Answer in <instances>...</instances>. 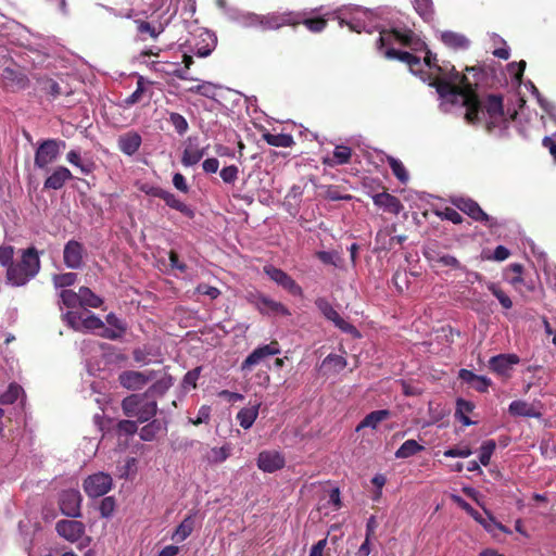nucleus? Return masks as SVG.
Returning a JSON list of instances; mask_svg holds the SVG:
<instances>
[{
    "label": "nucleus",
    "instance_id": "nucleus-23",
    "mask_svg": "<svg viewBox=\"0 0 556 556\" xmlns=\"http://www.w3.org/2000/svg\"><path fill=\"white\" fill-rule=\"evenodd\" d=\"M520 358L516 354H500L490 358V368L501 375L508 376L514 365H517Z\"/></svg>",
    "mask_w": 556,
    "mask_h": 556
},
{
    "label": "nucleus",
    "instance_id": "nucleus-46",
    "mask_svg": "<svg viewBox=\"0 0 556 556\" xmlns=\"http://www.w3.org/2000/svg\"><path fill=\"white\" fill-rule=\"evenodd\" d=\"M211 42H207L205 45H201V42H194L192 43L191 41H189V46H194V50H190V52H192L193 54L200 56V58H205L207 56L212 50L215 48V45H216V37H208Z\"/></svg>",
    "mask_w": 556,
    "mask_h": 556
},
{
    "label": "nucleus",
    "instance_id": "nucleus-45",
    "mask_svg": "<svg viewBox=\"0 0 556 556\" xmlns=\"http://www.w3.org/2000/svg\"><path fill=\"white\" fill-rule=\"evenodd\" d=\"M86 316V312L78 313V312H67L64 315V319L68 324L71 328H73L76 331H84V318Z\"/></svg>",
    "mask_w": 556,
    "mask_h": 556
},
{
    "label": "nucleus",
    "instance_id": "nucleus-60",
    "mask_svg": "<svg viewBox=\"0 0 556 556\" xmlns=\"http://www.w3.org/2000/svg\"><path fill=\"white\" fill-rule=\"evenodd\" d=\"M443 43L450 48H467L469 40L466 37H441Z\"/></svg>",
    "mask_w": 556,
    "mask_h": 556
},
{
    "label": "nucleus",
    "instance_id": "nucleus-34",
    "mask_svg": "<svg viewBox=\"0 0 556 556\" xmlns=\"http://www.w3.org/2000/svg\"><path fill=\"white\" fill-rule=\"evenodd\" d=\"M352 151L346 146H337L332 157H325L324 164L329 166L342 165L350 162Z\"/></svg>",
    "mask_w": 556,
    "mask_h": 556
},
{
    "label": "nucleus",
    "instance_id": "nucleus-51",
    "mask_svg": "<svg viewBox=\"0 0 556 556\" xmlns=\"http://www.w3.org/2000/svg\"><path fill=\"white\" fill-rule=\"evenodd\" d=\"M488 289L492 292V294L498 300V302L501 303V305L506 308V309H509L511 308L513 306V301L510 300V298L505 294L495 283H489L488 285Z\"/></svg>",
    "mask_w": 556,
    "mask_h": 556
},
{
    "label": "nucleus",
    "instance_id": "nucleus-30",
    "mask_svg": "<svg viewBox=\"0 0 556 556\" xmlns=\"http://www.w3.org/2000/svg\"><path fill=\"white\" fill-rule=\"evenodd\" d=\"M260 406L261 404L256 403L254 405L243 407L239 410L237 414V419L243 429H250L253 426L255 419L258 416Z\"/></svg>",
    "mask_w": 556,
    "mask_h": 556
},
{
    "label": "nucleus",
    "instance_id": "nucleus-18",
    "mask_svg": "<svg viewBox=\"0 0 556 556\" xmlns=\"http://www.w3.org/2000/svg\"><path fill=\"white\" fill-rule=\"evenodd\" d=\"M85 249L81 243L70 240L63 251L64 264L72 269H78L84 263Z\"/></svg>",
    "mask_w": 556,
    "mask_h": 556
},
{
    "label": "nucleus",
    "instance_id": "nucleus-14",
    "mask_svg": "<svg viewBox=\"0 0 556 556\" xmlns=\"http://www.w3.org/2000/svg\"><path fill=\"white\" fill-rule=\"evenodd\" d=\"M81 495L78 490H65L60 495L61 511L68 517L80 516Z\"/></svg>",
    "mask_w": 556,
    "mask_h": 556
},
{
    "label": "nucleus",
    "instance_id": "nucleus-64",
    "mask_svg": "<svg viewBox=\"0 0 556 556\" xmlns=\"http://www.w3.org/2000/svg\"><path fill=\"white\" fill-rule=\"evenodd\" d=\"M317 257L325 264H331L333 266H338V262L340 260L339 255L334 252L328 251H319L317 253Z\"/></svg>",
    "mask_w": 556,
    "mask_h": 556
},
{
    "label": "nucleus",
    "instance_id": "nucleus-37",
    "mask_svg": "<svg viewBox=\"0 0 556 556\" xmlns=\"http://www.w3.org/2000/svg\"><path fill=\"white\" fill-rule=\"evenodd\" d=\"M263 139L269 146L279 147V148H289L294 143L292 136L288 135V134L266 132L263 135Z\"/></svg>",
    "mask_w": 556,
    "mask_h": 556
},
{
    "label": "nucleus",
    "instance_id": "nucleus-44",
    "mask_svg": "<svg viewBox=\"0 0 556 556\" xmlns=\"http://www.w3.org/2000/svg\"><path fill=\"white\" fill-rule=\"evenodd\" d=\"M496 448V444L493 440L484 441L479 451V462L483 466L490 464L491 457Z\"/></svg>",
    "mask_w": 556,
    "mask_h": 556
},
{
    "label": "nucleus",
    "instance_id": "nucleus-36",
    "mask_svg": "<svg viewBox=\"0 0 556 556\" xmlns=\"http://www.w3.org/2000/svg\"><path fill=\"white\" fill-rule=\"evenodd\" d=\"M78 293H79V305L80 306H89L92 308H98L103 303L102 299L100 296H98L96 293H93L87 287H80Z\"/></svg>",
    "mask_w": 556,
    "mask_h": 556
},
{
    "label": "nucleus",
    "instance_id": "nucleus-63",
    "mask_svg": "<svg viewBox=\"0 0 556 556\" xmlns=\"http://www.w3.org/2000/svg\"><path fill=\"white\" fill-rule=\"evenodd\" d=\"M14 250L10 245L0 247V265L10 266L12 264Z\"/></svg>",
    "mask_w": 556,
    "mask_h": 556
},
{
    "label": "nucleus",
    "instance_id": "nucleus-49",
    "mask_svg": "<svg viewBox=\"0 0 556 556\" xmlns=\"http://www.w3.org/2000/svg\"><path fill=\"white\" fill-rule=\"evenodd\" d=\"M84 331L85 330H101L103 331L104 323L91 312H86L84 318Z\"/></svg>",
    "mask_w": 556,
    "mask_h": 556
},
{
    "label": "nucleus",
    "instance_id": "nucleus-31",
    "mask_svg": "<svg viewBox=\"0 0 556 556\" xmlns=\"http://www.w3.org/2000/svg\"><path fill=\"white\" fill-rule=\"evenodd\" d=\"M508 412L511 416L520 417H538L540 415L532 404L521 400L513 401L509 404Z\"/></svg>",
    "mask_w": 556,
    "mask_h": 556
},
{
    "label": "nucleus",
    "instance_id": "nucleus-19",
    "mask_svg": "<svg viewBox=\"0 0 556 556\" xmlns=\"http://www.w3.org/2000/svg\"><path fill=\"white\" fill-rule=\"evenodd\" d=\"M252 303L255 307L266 315H290L289 309L280 302H277L264 294L253 296Z\"/></svg>",
    "mask_w": 556,
    "mask_h": 556
},
{
    "label": "nucleus",
    "instance_id": "nucleus-12",
    "mask_svg": "<svg viewBox=\"0 0 556 556\" xmlns=\"http://www.w3.org/2000/svg\"><path fill=\"white\" fill-rule=\"evenodd\" d=\"M146 193L162 199L167 206L180 212L181 214L189 218L194 217V211L189 205L179 200L174 193L165 189H162L160 187H152L149 190H147Z\"/></svg>",
    "mask_w": 556,
    "mask_h": 556
},
{
    "label": "nucleus",
    "instance_id": "nucleus-59",
    "mask_svg": "<svg viewBox=\"0 0 556 556\" xmlns=\"http://www.w3.org/2000/svg\"><path fill=\"white\" fill-rule=\"evenodd\" d=\"M210 416H211V407L207 405H202L198 410L197 417L190 418L189 422H191L192 425H195V426L201 425V424H206L210 420Z\"/></svg>",
    "mask_w": 556,
    "mask_h": 556
},
{
    "label": "nucleus",
    "instance_id": "nucleus-35",
    "mask_svg": "<svg viewBox=\"0 0 556 556\" xmlns=\"http://www.w3.org/2000/svg\"><path fill=\"white\" fill-rule=\"evenodd\" d=\"M462 509H464L468 515H470L477 522H479L486 531H492V526L498 528L500 530H504V528L496 523L493 517H489V520L484 519L479 511H477L469 503H464Z\"/></svg>",
    "mask_w": 556,
    "mask_h": 556
},
{
    "label": "nucleus",
    "instance_id": "nucleus-43",
    "mask_svg": "<svg viewBox=\"0 0 556 556\" xmlns=\"http://www.w3.org/2000/svg\"><path fill=\"white\" fill-rule=\"evenodd\" d=\"M387 160H388V163H389L394 176L402 184H406L409 179V176H408V173H407L405 166L403 165V163L393 156H387Z\"/></svg>",
    "mask_w": 556,
    "mask_h": 556
},
{
    "label": "nucleus",
    "instance_id": "nucleus-38",
    "mask_svg": "<svg viewBox=\"0 0 556 556\" xmlns=\"http://www.w3.org/2000/svg\"><path fill=\"white\" fill-rule=\"evenodd\" d=\"M66 160L70 164L78 167L79 170L81 172V174H84V175H89L92 172V168H93L92 163L85 162L81 159L79 150H71L66 154Z\"/></svg>",
    "mask_w": 556,
    "mask_h": 556
},
{
    "label": "nucleus",
    "instance_id": "nucleus-61",
    "mask_svg": "<svg viewBox=\"0 0 556 556\" xmlns=\"http://www.w3.org/2000/svg\"><path fill=\"white\" fill-rule=\"evenodd\" d=\"M137 29L149 35H160L164 30L162 25L155 26L153 22H140Z\"/></svg>",
    "mask_w": 556,
    "mask_h": 556
},
{
    "label": "nucleus",
    "instance_id": "nucleus-54",
    "mask_svg": "<svg viewBox=\"0 0 556 556\" xmlns=\"http://www.w3.org/2000/svg\"><path fill=\"white\" fill-rule=\"evenodd\" d=\"M62 303L67 307H76L79 305V293L72 290L64 289L60 293Z\"/></svg>",
    "mask_w": 556,
    "mask_h": 556
},
{
    "label": "nucleus",
    "instance_id": "nucleus-22",
    "mask_svg": "<svg viewBox=\"0 0 556 556\" xmlns=\"http://www.w3.org/2000/svg\"><path fill=\"white\" fill-rule=\"evenodd\" d=\"M151 84V81H148L142 76H139L136 90L123 100L122 105L124 108H130L139 102H142L143 100L150 101L152 97V91L150 89Z\"/></svg>",
    "mask_w": 556,
    "mask_h": 556
},
{
    "label": "nucleus",
    "instance_id": "nucleus-41",
    "mask_svg": "<svg viewBox=\"0 0 556 556\" xmlns=\"http://www.w3.org/2000/svg\"><path fill=\"white\" fill-rule=\"evenodd\" d=\"M164 430L165 428L161 421L152 420L141 428L139 435L143 441H152L160 432Z\"/></svg>",
    "mask_w": 556,
    "mask_h": 556
},
{
    "label": "nucleus",
    "instance_id": "nucleus-57",
    "mask_svg": "<svg viewBox=\"0 0 556 556\" xmlns=\"http://www.w3.org/2000/svg\"><path fill=\"white\" fill-rule=\"evenodd\" d=\"M472 454L470 447H468L467 445H463V446H455V447H451V448H447L444 451V456L445 457H460V458H466V457H469L470 455Z\"/></svg>",
    "mask_w": 556,
    "mask_h": 556
},
{
    "label": "nucleus",
    "instance_id": "nucleus-5",
    "mask_svg": "<svg viewBox=\"0 0 556 556\" xmlns=\"http://www.w3.org/2000/svg\"><path fill=\"white\" fill-rule=\"evenodd\" d=\"M122 408L126 416L135 417L143 422L151 419L157 409L156 402L143 394H131L122 402Z\"/></svg>",
    "mask_w": 556,
    "mask_h": 556
},
{
    "label": "nucleus",
    "instance_id": "nucleus-25",
    "mask_svg": "<svg viewBox=\"0 0 556 556\" xmlns=\"http://www.w3.org/2000/svg\"><path fill=\"white\" fill-rule=\"evenodd\" d=\"M73 178L72 173L65 166H58L51 173L50 176L45 180L43 187L45 189L59 190L61 189L66 181Z\"/></svg>",
    "mask_w": 556,
    "mask_h": 556
},
{
    "label": "nucleus",
    "instance_id": "nucleus-4",
    "mask_svg": "<svg viewBox=\"0 0 556 556\" xmlns=\"http://www.w3.org/2000/svg\"><path fill=\"white\" fill-rule=\"evenodd\" d=\"M39 269L38 253L34 248H28L23 252L20 262L10 264L7 270V279L12 286H24L38 274Z\"/></svg>",
    "mask_w": 556,
    "mask_h": 556
},
{
    "label": "nucleus",
    "instance_id": "nucleus-28",
    "mask_svg": "<svg viewBox=\"0 0 556 556\" xmlns=\"http://www.w3.org/2000/svg\"><path fill=\"white\" fill-rule=\"evenodd\" d=\"M231 454V446L225 444L220 447L207 448L203 455L204 462L208 465H217L224 463Z\"/></svg>",
    "mask_w": 556,
    "mask_h": 556
},
{
    "label": "nucleus",
    "instance_id": "nucleus-16",
    "mask_svg": "<svg viewBox=\"0 0 556 556\" xmlns=\"http://www.w3.org/2000/svg\"><path fill=\"white\" fill-rule=\"evenodd\" d=\"M2 81L7 89L17 91L25 89L28 86V78L23 71L14 65L8 66L2 72Z\"/></svg>",
    "mask_w": 556,
    "mask_h": 556
},
{
    "label": "nucleus",
    "instance_id": "nucleus-13",
    "mask_svg": "<svg viewBox=\"0 0 556 556\" xmlns=\"http://www.w3.org/2000/svg\"><path fill=\"white\" fill-rule=\"evenodd\" d=\"M206 154V148L201 147L198 137H189L185 141V148L181 155V164L185 167H191L198 164Z\"/></svg>",
    "mask_w": 556,
    "mask_h": 556
},
{
    "label": "nucleus",
    "instance_id": "nucleus-50",
    "mask_svg": "<svg viewBox=\"0 0 556 556\" xmlns=\"http://www.w3.org/2000/svg\"><path fill=\"white\" fill-rule=\"evenodd\" d=\"M151 356H154V354L148 346L135 349L132 352V357L135 362L143 365H148L153 362Z\"/></svg>",
    "mask_w": 556,
    "mask_h": 556
},
{
    "label": "nucleus",
    "instance_id": "nucleus-17",
    "mask_svg": "<svg viewBox=\"0 0 556 556\" xmlns=\"http://www.w3.org/2000/svg\"><path fill=\"white\" fill-rule=\"evenodd\" d=\"M285 464V456L278 451H262L257 456V467L264 472H275Z\"/></svg>",
    "mask_w": 556,
    "mask_h": 556
},
{
    "label": "nucleus",
    "instance_id": "nucleus-52",
    "mask_svg": "<svg viewBox=\"0 0 556 556\" xmlns=\"http://www.w3.org/2000/svg\"><path fill=\"white\" fill-rule=\"evenodd\" d=\"M77 275L75 273H65L55 275L53 277V282L55 288H66L73 286L76 281Z\"/></svg>",
    "mask_w": 556,
    "mask_h": 556
},
{
    "label": "nucleus",
    "instance_id": "nucleus-27",
    "mask_svg": "<svg viewBox=\"0 0 556 556\" xmlns=\"http://www.w3.org/2000/svg\"><path fill=\"white\" fill-rule=\"evenodd\" d=\"M391 416L390 410L379 409L374 410L365 416V418L356 426V431H361L364 428L377 429L379 424L388 419Z\"/></svg>",
    "mask_w": 556,
    "mask_h": 556
},
{
    "label": "nucleus",
    "instance_id": "nucleus-24",
    "mask_svg": "<svg viewBox=\"0 0 556 556\" xmlns=\"http://www.w3.org/2000/svg\"><path fill=\"white\" fill-rule=\"evenodd\" d=\"M141 143L142 138L135 130L127 131L117 139L118 149L128 156L134 155L139 150Z\"/></svg>",
    "mask_w": 556,
    "mask_h": 556
},
{
    "label": "nucleus",
    "instance_id": "nucleus-32",
    "mask_svg": "<svg viewBox=\"0 0 556 556\" xmlns=\"http://www.w3.org/2000/svg\"><path fill=\"white\" fill-rule=\"evenodd\" d=\"M194 529L193 516H187L175 529L172 534V540L179 543L188 539Z\"/></svg>",
    "mask_w": 556,
    "mask_h": 556
},
{
    "label": "nucleus",
    "instance_id": "nucleus-53",
    "mask_svg": "<svg viewBox=\"0 0 556 556\" xmlns=\"http://www.w3.org/2000/svg\"><path fill=\"white\" fill-rule=\"evenodd\" d=\"M527 88L531 91V93L533 96H535L536 100H538V103L540 104V106L546 112V113H552V110L554 109L553 104L549 103L547 100H545L539 92L538 88L534 86V84L532 81H528L526 84Z\"/></svg>",
    "mask_w": 556,
    "mask_h": 556
},
{
    "label": "nucleus",
    "instance_id": "nucleus-47",
    "mask_svg": "<svg viewBox=\"0 0 556 556\" xmlns=\"http://www.w3.org/2000/svg\"><path fill=\"white\" fill-rule=\"evenodd\" d=\"M416 12L425 20L429 21L432 17L433 8L432 0H414Z\"/></svg>",
    "mask_w": 556,
    "mask_h": 556
},
{
    "label": "nucleus",
    "instance_id": "nucleus-48",
    "mask_svg": "<svg viewBox=\"0 0 556 556\" xmlns=\"http://www.w3.org/2000/svg\"><path fill=\"white\" fill-rule=\"evenodd\" d=\"M168 121L179 135H184L187 132L189 125L187 119L181 114L172 112L169 114Z\"/></svg>",
    "mask_w": 556,
    "mask_h": 556
},
{
    "label": "nucleus",
    "instance_id": "nucleus-29",
    "mask_svg": "<svg viewBox=\"0 0 556 556\" xmlns=\"http://www.w3.org/2000/svg\"><path fill=\"white\" fill-rule=\"evenodd\" d=\"M346 365L348 362L343 356L329 354L323 361L321 369L325 370V374H339L346 367Z\"/></svg>",
    "mask_w": 556,
    "mask_h": 556
},
{
    "label": "nucleus",
    "instance_id": "nucleus-55",
    "mask_svg": "<svg viewBox=\"0 0 556 556\" xmlns=\"http://www.w3.org/2000/svg\"><path fill=\"white\" fill-rule=\"evenodd\" d=\"M219 175L225 184H233L238 179L239 168L236 165H229L224 167Z\"/></svg>",
    "mask_w": 556,
    "mask_h": 556
},
{
    "label": "nucleus",
    "instance_id": "nucleus-8",
    "mask_svg": "<svg viewBox=\"0 0 556 556\" xmlns=\"http://www.w3.org/2000/svg\"><path fill=\"white\" fill-rule=\"evenodd\" d=\"M112 485V477L102 471L87 477L84 481V490L90 497H99L106 494Z\"/></svg>",
    "mask_w": 556,
    "mask_h": 556
},
{
    "label": "nucleus",
    "instance_id": "nucleus-6",
    "mask_svg": "<svg viewBox=\"0 0 556 556\" xmlns=\"http://www.w3.org/2000/svg\"><path fill=\"white\" fill-rule=\"evenodd\" d=\"M66 147L65 141L59 139L43 140L37 148L35 153V166L38 168H47V166L55 162L62 150Z\"/></svg>",
    "mask_w": 556,
    "mask_h": 556
},
{
    "label": "nucleus",
    "instance_id": "nucleus-1",
    "mask_svg": "<svg viewBox=\"0 0 556 556\" xmlns=\"http://www.w3.org/2000/svg\"><path fill=\"white\" fill-rule=\"evenodd\" d=\"M377 49L387 59L406 63L412 74L434 86L444 112L457 105L466 109L465 117L469 123L479 121L480 113L486 114L492 124H498L503 119L502 98L489 96L484 108L481 109L478 96L467 77L450 63L439 65L437 55L426 49L420 37H379Z\"/></svg>",
    "mask_w": 556,
    "mask_h": 556
},
{
    "label": "nucleus",
    "instance_id": "nucleus-39",
    "mask_svg": "<svg viewBox=\"0 0 556 556\" xmlns=\"http://www.w3.org/2000/svg\"><path fill=\"white\" fill-rule=\"evenodd\" d=\"M424 450L417 441L410 439L406 440L395 452L396 458H408Z\"/></svg>",
    "mask_w": 556,
    "mask_h": 556
},
{
    "label": "nucleus",
    "instance_id": "nucleus-15",
    "mask_svg": "<svg viewBox=\"0 0 556 556\" xmlns=\"http://www.w3.org/2000/svg\"><path fill=\"white\" fill-rule=\"evenodd\" d=\"M281 350L277 341L256 348L241 365L242 370L250 369L252 366L260 364L264 358L280 354Z\"/></svg>",
    "mask_w": 556,
    "mask_h": 556
},
{
    "label": "nucleus",
    "instance_id": "nucleus-11",
    "mask_svg": "<svg viewBox=\"0 0 556 556\" xmlns=\"http://www.w3.org/2000/svg\"><path fill=\"white\" fill-rule=\"evenodd\" d=\"M154 378L155 372L153 370H126L119 374L118 381L125 389L136 391L142 389L149 381L153 380Z\"/></svg>",
    "mask_w": 556,
    "mask_h": 556
},
{
    "label": "nucleus",
    "instance_id": "nucleus-3",
    "mask_svg": "<svg viewBox=\"0 0 556 556\" xmlns=\"http://www.w3.org/2000/svg\"><path fill=\"white\" fill-rule=\"evenodd\" d=\"M230 18L244 27H255L260 30H276L285 25L295 26L304 24L309 31L319 33L324 30L326 21L320 16L306 17L294 12H273L266 15H258L252 12L231 10Z\"/></svg>",
    "mask_w": 556,
    "mask_h": 556
},
{
    "label": "nucleus",
    "instance_id": "nucleus-20",
    "mask_svg": "<svg viewBox=\"0 0 556 556\" xmlns=\"http://www.w3.org/2000/svg\"><path fill=\"white\" fill-rule=\"evenodd\" d=\"M58 533L70 542H77L85 532V526L77 520H60L56 522Z\"/></svg>",
    "mask_w": 556,
    "mask_h": 556
},
{
    "label": "nucleus",
    "instance_id": "nucleus-10",
    "mask_svg": "<svg viewBox=\"0 0 556 556\" xmlns=\"http://www.w3.org/2000/svg\"><path fill=\"white\" fill-rule=\"evenodd\" d=\"M264 273L278 286L287 290L290 294L294 296H301L303 291L302 288L296 283V281L283 271L280 268H277L273 265H265Z\"/></svg>",
    "mask_w": 556,
    "mask_h": 556
},
{
    "label": "nucleus",
    "instance_id": "nucleus-7",
    "mask_svg": "<svg viewBox=\"0 0 556 556\" xmlns=\"http://www.w3.org/2000/svg\"><path fill=\"white\" fill-rule=\"evenodd\" d=\"M315 305L321 312V314L333 325L345 333H350L354 337H359L358 330L349 321L343 319L340 314L333 308L330 302L325 298H318L315 301Z\"/></svg>",
    "mask_w": 556,
    "mask_h": 556
},
{
    "label": "nucleus",
    "instance_id": "nucleus-42",
    "mask_svg": "<svg viewBox=\"0 0 556 556\" xmlns=\"http://www.w3.org/2000/svg\"><path fill=\"white\" fill-rule=\"evenodd\" d=\"M24 390L16 383H11L8 390L0 395L1 404H13L20 396H24Z\"/></svg>",
    "mask_w": 556,
    "mask_h": 556
},
{
    "label": "nucleus",
    "instance_id": "nucleus-62",
    "mask_svg": "<svg viewBox=\"0 0 556 556\" xmlns=\"http://www.w3.org/2000/svg\"><path fill=\"white\" fill-rule=\"evenodd\" d=\"M4 35H21L22 33L27 31L25 26L13 20L4 23Z\"/></svg>",
    "mask_w": 556,
    "mask_h": 556
},
{
    "label": "nucleus",
    "instance_id": "nucleus-9",
    "mask_svg": "<svg viewBox=\"0 0 556 556\" xmlns=\"http://www.w3.org/2000/svg\"><path fill=\"white\" fill-rule=\"evenodd\" d=\"M453 203L459 211L466 213L477 222L484 223L488 227H494L497 225V222L493 217L489 216L479 206V204L471 199L460 197L455 199Z\"/></svg>",
    "mask_w": 556,
    "mask_h": 556
},
{
    "label": "nucleus",
    "instance_id": "nucleus-21",
    "mask_svg": "<svg viewBox=\"0 0 556 556\" xmlns=\"http://www.w3.org/2000/svg\"><path fill=\"white\" fill-rule=\"evenodd\" d=\"M108 326L104 325L103 331L100 336L109 340H117L124 336L127 330V325L124 320L118 318L114 313H110L105 318Z\"/></svg>",
    "mask_w": 556,
    "mask_h": 556
},
{
    "label": "nucleus",
    "instance_id": "nucleus-26",
    "mask_svg": "<svg viewBox=\"0 0 556 556\" xmlns=\"http://www.w3.org/2000/svg\"><path fill=\"white\" fill-rule=\"evenodd\" d=\"M372 201L375 205L392 214H399L402 210V205L399 199L387 192H381L372 195Z\"/></svg>",
    "mask_w": 556,
    "mask_h": 556
},
{
    "label": "nucleus",
    "instance_id": "nucleus-56",
    "mask_svg": "<svg viewBox=\"0 0 556 556\" xmlns=\"http://www.w3.org/2000/svg\"><path fill=\"white\" fill-rule=\"evenodd\" d=\"M201 374V367H197L192 370H189L182 380V387L185 389H194L197 387V381Z\"/></svg>",
    "mask_w": 556,
    "mask_h": 556
},
{
    "label": "nucleus",
    "instance_id": "nucleus-2",
    "mask_svg": "<svg viewBox=\"0 0 556 556\" xmlns=\"http://www.w3.org/2000/svg\"><path fill=\"white\" fill-rule=\"evenodd\" d=\"M337 21L349 31L379 35H413L408 17L399 11H388L382 16L361 7H346L337 12Z\"/></svg>",
    "mask_w": 556,
    "mask_h": 556
},
{
    "label": "nucleus",
    "instance_id": "nucleus-58",
    "mask_svg": "<svg viewBox=\"0 0 556 556\" xmlns=\"http://www.w3.org/2000/svg\"><path fill=\"white\" fill-rule=\"evenodd\" d=\"M526 68V61L514 62L508 64V72L514 76L515 81L519 85Z\"/></svg>",
    "mask_w": 556,
    "mask_h": 556
},
{
    "label": "nucleus",
    "instance_id": "nucleus-33",
    "mask_svg": "<svg viewBox=\"0 0 556 556\" xmlns=\"http://www.w3.org/2000/svg\"><path fill=\"white\" fill-rule=\"evenodd\" d=\"M174 381L172 376L164 375L159 378L144 393L149 399L154 396H162L173 386Z\"/></svg>",
    "mask_w": 556,
    "mask_h": 556
},
{
    "label": "nucleus",
    "instance_id": "nucleus-40",
    "mask_svg": "<svg viewBox=\"0 0 556 556\" xmlns=\"http://www.w3.org/2000/svg\"><path fill=\"white\" fill-rule=\"evenodd\" d=\"M184 63L185 68H181L178 65H170L173 67V71H167V75L176 76L184 80H197L195 78L189 76L188 71L190 68V65L192 64V55L188 54L187 51L184 52Z\"/></svg>",
    "mask_w": 556,
    "mask_h": 556
}]
</instances>
